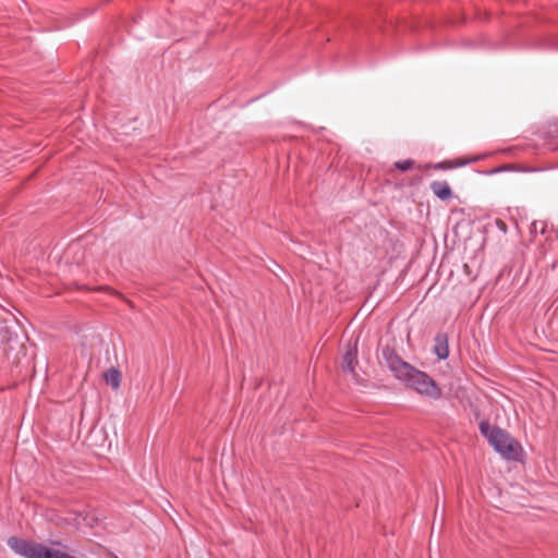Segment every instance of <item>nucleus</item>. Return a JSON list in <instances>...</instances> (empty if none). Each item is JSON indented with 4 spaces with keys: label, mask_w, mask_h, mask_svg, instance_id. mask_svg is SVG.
Masks as SVG:
<instances>
[{
    "label": "nucleus",
    "mask_w": 558,
    "mask_h": 558,
    "mask_svg": "<svg viewBox=\"0 0 558 558\" xmlns=\"http://www.w3.org/2000/svg\"><path fill=\"white\" fill-rule=\"evenodd\" d=\"M8 545L16 554L25 558H76L60 548L47 547L17 537L9 538Z\"/></svg>",
    "instance_id": "nucleus-3"
},
{
    "label": "nucleus",
    "mask_w": 558,
    "mask_h": 558,
    "mask_svg": "<svg viewBox=\"0 0 558 558\" xmlns=\"http://www.w3.org/2000/svg\"><path fill=\"white\" fill-rule=\"evenodd\" d=\"M505 506H506V505H505L501 500H500V501H498V504H496V505H495V507H497V508H502V507H505Z\"/></svg>",
    "instance_id": "nucleus-11"
},
{
    "label": "nucleus",
    "mask_w": 558,
    "mask_h": 558,
    "mask_svg": "<svg viewBox=\"0 0 558 558\" xmlns=\"http://www.w3.org/2000/svg\"><path fill=\"white\" fill-rule=\"evenodd\" d=\"M356 364V353L354 349H350L343 356L342 368L345 372H354V365Z\"/></svg>",
    "instance_id": "nucleus-7"
},
{
    "label": "nucleus",
    "mask_w": 558,
    "mask_h": 558,
    "mask_svg": "<svg viewBox=\"0 0 558 558\" xmlns=\"http://www.w3.org/2000/svg\"><path fill=\"white\" fill-rule=\"evenodd\" d=\"M413 161L412 160H403L396 162V167L401 171H408L412 168Z\"/></svg>",
    "instance_id": "nucleus-9"
},
{
    "label": "nucleus",
    "mask_w": 558,
    "mask_h": 558,
    "mask_svg": "<svg viewBox=\"0 0 558 558\" xmlns=\"http://www.w3.org/2000/svg\"><path fill=\"white\" fill-rule=\"evenodd\" d=\"M22 347L17 335L12 333L8 325L0 326V351L3 355L10 357L11 351Z\"/></svg>",
    "instance_id": "nucleus-4"
},
{
    "label": "nucleus",
    "mask_w": 558,
    "mask_h": 558,
    "mask_svg": "<svg viewBox=\"0 0 558 558\" xmlns=\"http://www.w3.org/2000/svg\"><path fill=\"white\" fill-rule=\"evenodd\" d=\"M497 226L502 230V231H506V225L504 221L501 220H497Z\"/></svg>",
    "instance_id": "nucleus-10"
},
{
    "label": "nucleus",
    "mask_w": 558,
    "mask_h": 558,
    "mask_svg": "<svg viewBox=\"0 0 558 558\" xmlns=\"http://www.w3.org/2000/svg\"><path fill=\"white\" fill-rule=\"evenodd\" d=\"M389 368L398 379L403 381L407 387L413 389L418 395L433 400L441 397V389L432 377L426 373L414 368L398 356L389 360Z\"/></svg>",
    "instance_id": "nucleus-1"
},
{
    "label": "nucleus",
    "mask_w": 558,
    "mask_h": 558,
    "mask_svg": "<svg viewBox=\"0 0 558 558\" xmlns=\"http://www.w3.org/2000/svg\"><path fill=\"white\" fill-rule=\"evenodd\" d=\"M480 430L505 459L518 461L522 458L524 452L522 446L506 430L492 426L486 421L480 423Z\"/></svg>",
    "instance_id": "nucleus-2"
},
{
    "label": "nucleus",
    "mask_w": 558,
    "mask_h": 558,
    "mask_svg": "<svg viewBox=\"0 0 558 558\" xmlns=\"http://www.w3.org/2000/svg\"><path fill=\"white\" fill-rule=\"evenodd\" d=\"M105 380L108 385H110L113 389H118L119 386H120V380H121V374L119 371L114 369V368H110L106 374H105Z\"/></svg>",
    "instance_id": "nucleus-8"
},
{
    "label": "nucleus",
    "mask_w": 558,
    "mask_h": 558,
    "mask_svg": "<svg viewBox=\"0 0 558 558\" xmlns=\"http://www.w3.org/2000/svg\"><path fill=\"white\" fill-rule=\"evenodd\" d=\"M433 193L441 201H447L452 197V191L449 184L445 181H434L430 184Z\"/></svg>",
    "instance_id": "nucleus-5"
},
{
    "label": "nucleus",
    "mask_w": 558,
    "mask_h": 558,
    "mask_svg": "<svg viewBox=\"0 0 558 558\" xmlns=\"http://www.w3.org/2000/svg\"><path fill=\"white\" fill-rule=\"evenodd\" d=\"M434 352L440 360L447 359L449 354L448 339L446 335H438L435 338Z\"/></svg>",
    "instance_id": "nucleus-6"
}]
</instances>
